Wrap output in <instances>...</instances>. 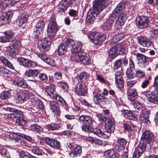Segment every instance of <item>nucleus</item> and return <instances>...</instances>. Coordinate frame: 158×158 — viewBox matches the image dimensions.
<instances>
[{
  "label": "nucleus",
  "mask_w": 158,
  "mask_h": 158,
  "mask_svg": "<svg viewBox=\"0 0 158 158\" xmlns=\"http://www.w3.org/2000/svg\"><path fill=\"white\" fill-rule=\"evenodd\" d=\"M79 120L80 122L83 123L81 126L83 131L87 133H93L98 137L104 139L109 137L110 135L104 133L99 128L94 129L91 126L93 125L94 120L89 115H82L79 117Z\"/></svg>",
  "instance_id": "1"
},
{
  "label": "nucleus",
  "mask_w": 158,
  "mask_h": 158,
  "mask_svg": "<svg viewBox=\"0 0 158 158\" xmlns=\"http://www.w3.org/2000/svg\"><path fill=\"white\" fill-rule=\"evenodd\" d=\"M33 94L30 93L28 91L24 90L19 92L15 96L14 100L17 104H21L28 99L32 102L34 108H36L38 110L40 109L43 110L44 106L42 101L37 98H34Z\"/></svg>",
  "instance_id": "2"
},
{
  "label": "nucleus",
  "mask_w": 158,
  "mask_h": 158,
  "mask_svg": "<svg viewBox=\"0 0 158 158\" xmlns=\"http://www.w3.org/2000/svg\"><path fill=\"white\" fill-rule=\"evenodd\" d=\"M5 110L11 112V113L9 114L10 116L15 121L16 125L22 126L27 125V122L23 118L22 112L10 107H6Z\"/></svg>",
  "instance_id": "3"
},
{
  "label": "nucleus",
  "mask_w": 158,
  "mask_h": 158,
  "mask_svg": "<svg viewBox=\"0 0 158 158\" xmlns=\"http://www.w3.org/2000/svg\"><path fill=\"white\" fill-rule=\"evenodd\" d=\"M55 89L54 85H51L47 86L45 88V94L48 98L56 99V101L61 103L65 106V108H67L66 103L65 101L61 97L56 94Z\"/></svg>",
  "instance_id": "4"
},
{
  "label": "nucleus",
  "mask_w": 158,
  "mask_h": 158,
  "mask_svg": "<svg viewBox=\"0 0 158 158\" xmlns=\"http://www.w3.org/2000/svg\"><path fill=\"white\" fill-rule=\"evenodd\" d=\"M153 135L150 131H147L142 134L141 140L142 145L144 146L147 150L151 149L153 141Z\"/></svg>",
  "instance_id": "5"
},
{
  "label": "nucleus",
  "mask_w": 158,
  "mask_h": 158,
  "mask_svg": "<svg viewBox=\"0 0 158 158\" xmlns=\"http://www.w3.org/2000/svg\"><path fill=\"white\" fill-rule=\"evenodd\" d=\"M65 44L68 45L69 48H71V51L73 54L72 59H75L77 54L81 53L80 51L82 47L80 43H77L75 42L72 39H68L65 41Z\"/></svg>",
  "instance_id": "6"
},
{
  "label": "nucleus",
  "mask_w": 158,
  "mask_h": 158,
  "mask_svg": "<svg viewBox=\"0 0 158 158\" xmlns=\"http://www.w3.org/2000/svg\"><path fill=\"white\" fill-rule=\"evenodd\" d=\"M89 41L96 45H99L106 40V36L102 33L93 32L88 36Z\"/></svg>",
  "instance_id": "7"
},
{
  "label": "nucleus",
  "mask_w": 158,
  "mask_h": 158,
  "mask_svg": "<svg viewBox=\"0 0 158 158\" xmlns=\"http://www.w3.org/2000/svg\"><path fill=\"white\" fill-rule=\"evenodd\" d=\"M58 30V26L56 24V19L52 18L50 19L48 26L47 30V35L48 37L53 38L55 35Z\"/></svg>",
  "instance_id": "8"
},
{
  "label": "nucleus",
  "mask_w": 158,
  "mask_h": 158,
  "mask_svg": "<svg viewBox=\"0 0 158 158\" xmlns=\"http://www.w3.org/2000/svg\"><path fill=\"white\" fill-rule=\"evenodd\" d=\"M108 5L106 0H95L93 2V10L95 14L100 12Z\"/></svg>",
  "instance_id": "9"
},
{
  "label": "nucleus",
  "mask_w": 158,
  "mask_h": 158,
  "mask_svg": "<svg viewBox=\"0 0 158 158\" xmlns=\"http://www.w3.org/2000/svg\"><path fill=\"white\" fill-rule=\"evenodd\" d=\"M52 40L49 38H43L38 41V45L40 51L46 52L50 49Z\"/></svg>",
  "instance_id": "10"
},
{
  "label": "nucleus",
  "mask_w": 158,
  "mask_h": 158,
  "mask_svg": "<svg viewBox=\"0 0 158 158\" xmlns=\"http://www.w3.org/2000/svg\"><path fill=\"white\" fill-rule=\"evenodd\" d=\"M105 121L106 130L108 133L113 132L115 129V123L114 119L110 117L108 118H102V120Z\"/></svg>",
  "instance_id": "11"
},
{
  "label": "nucleus",
  "mask_w": 158,
  "mask_h": 158,
  "mask_svg": "<svg viewBox=\"0 0 158 158\" xmlns=\"http://www.w3.org/2000/svg\"><path fill=\"white\" fill-rule=\"evenodd\" d=\"M74 60L85 65L88 64L90 62V57L89 55L84 52L77 54Z\"/></svg>",
  "instance_id": "12"
},
{
  "label": "nucleus",
  "mask_w": 158,
  "mask_h": 158,
  "mask_svg": "<svg viewBox=\"0 0 158 158\" xmlns=\"http://www.w3.org/2000/svg\"><path fill=\"white\" fill-rule=\"evenodd\" d=\"M45 25L44 22L42 20L38 21L36 24L34 29L33 34L36 38L39 39L41 37Z\"/></svg>",
  "instance_id": "13"
},
{
  "label": "nucleus",
  "mask_w": 158,
  "mask_h": 158,
  "mask_svg": "<svg viewBox=\"0 0 158 158\" xmlns=\"http://www.w3.org/2000/svg\"><path fill=\"white\" fill-rule=\"evenodd\" d=\"M135 22L136 25L140 28H146L148 27V19L147 17L145 16H138L136 17Z\"/></svg>",
  "instance_id": "14"
},
{
  "label": "nucleus",
  "mask_w": 158,
  "mask_h": 158,
  "mask_svg": "<svg viewBox=\"0 0 158 158\" xmlns=\"http://www.w3.org/2000/svg\"><path fill=\"white\" fill-rule=\"evenodd\" d=\"M125 7V3L124 2H121L119 3L113 11L110 17L114 18V20L117 17H119L120 15L123 16L122 14Z\"/></svg>",
  "instance_id": "15"
},
{
  "label": "nucleus",
  "mask_w": 158,
  "mask_h": 158,
  "mask_svg": "<svg viewBox=\"0 0 158 158\" xmlns=\"http://www.w3.org/2000/svg\"><path fill=\"white\" fill-rule=\"evenodd\" d=\"M12 15V12L11 11H9L3 13L0 17V25L8 23L11 19Z\"/></svg>",
  "instance_id": "16"
},
{
  "label": "nucleus",
  "mask_w": 158,
  "mask_h": 158,
  "mask_svg": "<svg viewBox=\"0 0 158 158\" xmlns=\"http://www.w3.org/2000/svg\"><path fill=\"white\" fill-rule=\"evenodd\" d=\"M123 74L121 70L118 71L115 73V84L116 86L118 88H121L124 86Z\"/></svg>",
  "instance_id": "17"
},
{
  "label": "nucleus",
  "mask_w": 158,
  "mask_h": 158,
  "mask_svg": "<svg viewBox=\"0 0 158 158\" xmlns=\"http://www.w3.org/2000/svg\"><path fill=\"white\" fill-rule=\"evenodd\" d=\"M136 55L138 63L140 67L143 68L148 65L149 62L147 60L146 56L139 53H137Z\"/></svg>",
  "instance_id": "18"
},
{
  "label": "nucleus",
  "mask_w": 158,
  "mask_h": 158,
  "mask_svg": "<svg viewBox=\"0 0 158 158\" xmlns=\"http://www.w3.org/2000/svg\"><path fill=\"white\" fill-rule=\"evenodd\" d=\"M121 50V47L120 44L118 43L115 44L109 50L108 52L110 57L112 59L114 58L118 55Z\"/></svg>",
  "instance_id": "19"
},
{
  "label": "nucleus",
  "mask_w": 158,
  "mask_h": 158,
  "mask_svg": "<svg viewBox=\"0 0 158 158\" xmlns=\"http://www.w3.org/2000/svg\"><path fill=\"white\" fill-rule=\"evenodd\" d=\"M45 141L47 145L54 149H59L61 148L60 142L55 140V139L46 137Z\"/></svg>",
  "instance_id": "20"
},
{
  "label": "nucleus",
  "mask_w": 158,
  "mask_h": 158,
  "mask_svg": "<svg viewBox=\"0 0 158 158\" xmlns=\"http://www.w3.org/2000/svg\"><path fill=\"white\" fill-rule=\"evenodd\" d=\"M13 84L16 87L25 89L27 87L26 81L23 79L19 77H16L14 80Z\"/></svg>",
  "instance_id": "21"
},
{
  "label": "nucleus",
  "mask_w": 158,
  "mask_h": 158,
  "mask_svg": "<svg viewBox=\"0 0 158 158\" xmlns=\"http://www.w3.org/2000/svg\"><path fill=\"white\" fill-rule=\"evenodd\" d=\"M28 18L29 15L27 12H22L19 14V18L16 20V23L19 26H21L22 25L27 23Z\"/></svg>",
  "instance_id": "22"
},
{
  "label": "nucleus",
  "mask_w": 158,
  "mask_h": 158,
  "mask_svg": "<svg viewBox=\"0 0 158 158\" xmlns=\"http://www.w3.org/2000/svg\"><path fill=\"white\" fill-rule=\"evenodd\" d=\"M49 105L50 109L54 113L55 117L57 118L60 113L58 104L55 102L51 101L50 102Z\"/></svg>",
  "instance_id": "23"
},
{
  "label": "nucleus",
  "mask_w": 158,
  "mask_h": 158,
  "mask_svg": "<svg viewBox=\"0 0 158 158\" xmlns=\"http://www.w3.org/2000/svg\"><path fill=\"white\" fill-rule=\"evenodd\" d=\"M114 22V18L110 17L107 21L103 24L102 27L103 29L106 31H110Z\"/></svg>",
  "instance_id": "24"
},
{
  "label": "nucleus",
  "mask_w": 158,
  "mask_h": 158,
  "mask_svg": "<svg viewBox=\"0 0 158 158\" xmlns=\"http://www.w3.org/2000/svg\"><path fill=\"white\" fill-rule=\"evenodd\" d=\"M146 96L148 100L150 102L156 104H158V97L154 92H149L146 93Z\"/></svg>",
  "instance_id": "25"
},
{
  "label": "nucleus",
  "mask_w": 158,
  "mask_h": 158,
  "mask_svg": "<svg viewBox=\"0 0 158 158\" xmlns=\"http://www.w3.org/2000/svg\"><path fill=\"white\" fill-rule=\"evenodd\" d=\"M70 0H62L58 4V12H62L66 10L71 4Z\"/></svg>",
  "instance_id": "26"
},
{
  "label": "nucleus",
  "mask_w": 158,
  "mask_h": 158,
  "mask_svg": "<svg viewBox=\"0 0 158 158\" xmlns=\"http://www.w3.org/2000/svg\"><path fill=\"white\" fill-rule=\"evenodd\" d=\"M150 111L147 110L142 112H140V115L139 118V121L142 123H146L148 124L150 123L149 120V115Z\"/></svg>",
  "instance_id": "27"
},
{
  "label": "nucleus",
  "mask_w": 158,
  "mask_h": 158,
  "mask_svg": "<svg viewBox=\"0 0 158 158\" xmlns=\"http://www.w3.org/2000/svg\"><path fill=\"white\" fill-rule=\"evenodd\" d=\"M145 150H147L146 148L142 144L138 146L133 153V158H139Z\"/></svg>",
  "instance_id": "28"
},
{
  "label": "nucleus",
  "mask_w": 158,
  "mask_h": 158,
  "mask_svg": "<svg viewBox=\"0 0 158 158\" xmlns=\"http://www.w3.org/2000/svg\"><path fill=\"white\" fill-rule=\"evenodd\" d=\"M126 18L123 16L120 15L118 17L117 20L116 21L114 25V30H117L121 28L122 26L124 25L126 20Z\"/></svg>",
  "instance_id": "29"
},
{
  "label": "nucleus",
  "mask_w": 158,
  "mask_h": 158,
  "mask_svg": "<svg viewBox=\"0 0 158 158\" xmlns=\"http://www.w3.org/2000/svg\"><path fill=\"white\" fill-rule=\"evenodd\" d=\"M128 98L131 101L136 100L138 97L137 93L134 89H129L127 90Z\"/></svg>",
  "instance_id": "30"
},
{
  "label": "nucleus",
  "mask_w": 158,
  "mask_h": 158,
  "mask_svg": "<svg viewBox=\"0 0 158 158\" xmlns=\"http://www.w3.org/2000/svg\"><path fill=\"white\" fill-rule=\"evenodd\" d=\"M139 43L144 47H149L151 44L149 40L146 37L140 36L138 37Z\"/></svg>",
  "instance_id": "31"
},
{
  "label": "nucleus",
  "mask_w": 158,
  "mask_h": 158,
  "mask_svg": "<svg viewBox=\"0 0 158 158\" xmlns=\"http://www.w3.org/2000/svg\"><path fill=\"white\" fill-rule=\"evenodd\" d=\"M87 87L85 84H80L76 89L77 94L78 95L84 96L87 93Z\"/></svg>",
  "instance_id": "32"
},
{
  "label": "nucleus",
  "mask_w": 158,
  "mask_h": 158,
  "mask_svg": "<svg viewBox=\"0 0 158 158\" xmlns=\"http://www.w3.org/2000/svg\"><path fill=\"white\" fill-rule=\"evenodd\" d=\"M82 153L81 148L79 146H76L69 153L71 156L73 157L80 156Z\"/></svg>",
  "instance_id": "33"
},
{
  "label": "nucleus",
  "mask_w": 158,
  "mask_h": 158,
  "mask_svg": "<svg viewBox=\"0 0 158 158\" xmlns=\"http://www.w3.org/2000/svg\"><path fill=\"white\" fill-rule=\"evenodd\" d=\"M68 48L69 46L65 44V41L64 43L61 44L58 49L57 52L58 55L60 56L64 55L67 52Z\"/></svg>",
  "instance_id": "34"
},
{
  "label": "nucleus",
  "mask_w": 158,
  "mask_h": 158,
  "mask_svg": "<svg viewBox=\"0 0 158 158\" xmlns=\"http://www.w3.org/2000/svg\"><path fill=\"white\" fill-rule=\"evenodd\" d=\"M104 155L106 158H115L118 157L119 154L114 149H111L106 151Z\"/></svg>",
  "instance_id": "35"
},
{
  "label": "nucleus",
  "mask_w": 158,
  "mask_h": 158,
  "mask_svg": "<svg viewBox=\"0 0 158 158\" xmlns=\"http://www.w3.org/2000/svg\"><path fill=\"white\" fill-rule=\"evenodd\" d=\"M17 51H15L12 48L8 47L6 51V54L7 57L10 59L14 58L18 53Z\"/></svg>",
  "instance_id": "36"
},
{
  "label": "nucleus",
  "mask_w": 158,
  "mask_h": 158,
  "mask_svg": "<svg viewBox=\"0 0 158 158\" xmlns=\"http://www.w3.org/2000/svg\"><path fill=\"white\" fill-rule=\"evenodd\" d=\"M99 105L103 108H105L106 106L108 103V101L105 97L102 95L101 93H99Z\"/></svg>",
  "instance_id": "37"
},
{
  "label": "nucleus",
  "mask_w": 158,
  "mask_h": 158,
  "mask_svg": "<svg viewBox=\"0 0 158 158\" xmlns=\"http://www.w3.org/2000/svg\"><path fill=\"white\" fill-rule=\"evenodd\" d=\"M11 44L10 47L15 51H17L18 52L21 45L20 41L16 40H13L11 41Z\"/></svg>",
  "instance_id": "38"
},
{
  "label": "nucleus",
  "mask_w": 158,
  "mask_h": 158,
  "mask_svg": "<svg viewBox=\"0 0 158 158\" xmlns=\"http://www.w3.org/2000/svg\"><path fill=\"white\" fill-rule=\"evenodd\" d=\"M15 92V91L12 90L2 92L0 94V98L2 100L7 99L10 97L12 95V93H14Z\"/></svg>",
  "instance_id": "39"
},
{
  "label": "nucleus",
  "mask_w": 158,
  "mask_h": 158,
  "mask_svg": "<svg viewBox=\"0 0 158 158\" xmlns=\"http://www.w3.org/2000/svg\"><path fill=\"white\" fill-rule=\"evenodd\" d=\"M121 111H124L125 112L124 116L125 117L129 119L133 120L134 121L137 120V118L135 115L131 112L127 110H121Z\"/></svg>",
  "instance_id": "40"
},
{
  "label": "nucleus",
  "mask_w": 158,
  "mask_h": 158,
  "mask_svg": "<svg viewBox=\"0 0 158 158\" xmlns=\"http://www.w3.org/2000/svg\"><path fill=\"white\" fill-rule=\"evenodd\" d=\"M40 73V71L38 69H29L26 71L25 72L26 76L28 77H31L36 76L38 75Z\"/></svg>",
  "instance_id": "41"
},
{
  "label": "nucleus",
  "mask_w": 158,
  "mask_h": 158,
  "mask_svg": "<svg viewBox=\"0 0 158 158\" xmlns=\"http://www.w3.org/2000/svg\"><path fill=\"white\" fill-rule=\"evenodd\" d=\"M45 127L48 131H54L58 129L59 126L56 123H52L46 125Z\"/></svg>",
  "instance_id": "42"
},
{
  "label": "nucleus",
  "mask_w": 158,
  "mask_h": 158,
  "mask_svg": "<svg viewBox=\"0 0 158 158\" xmlns=\"http://www.w3.org/2000/svg\"><path fill=\"white\" fill-rule=\"evenodd\" d=\"M132 105L135 109L138 110L140 111L141 112H142L146 110L145 108L142 106L141 103L138 101H136L133 103Z\"/></svg>",
  "instance_id": "43"
},
{
  "label": "nucleus",
  "mask_w": 158,
  "mask_h": 158,
  "mask_svg": "<svg viewBox=\"0 0 158 158\" xmlns=\"http://www.w3.org/2000/svg\"><path fill=\"white\" fill-rule=\"evenodd\" d=\"M1 61L10 69H13L14 67L12 64L3 56H1L0 58Z\"/></svg>",
  "instance_id": "44"
},
{
  "label": "nucleus",
  "mask_w": 158,
  "mask_h": 158,
  "mask_svg": "<svg viewBox=\"0 0 158 158\" xmlns=\"http://www.w3.org/2000/svg\"><path fill=\"white\" fill-rule=\"evenodd\" d=\"M41 127L36 124H33L30 126V130L35 133L39 132L41 130Z\"/></svg>",
  "instance_id": "45"
},
{
  "label": "nucleus",
  "mask_w": 158,
  "mask_h": 158,
  "mask_svg": "<svg viewBox=\"0 0 158 158\" xmlns=\"http://www.w3.org/2000/svg\"><path fill=\"white\" fill-rule=\"evenodd\" d=\"M30 151L31 152L32 154L35 155H40L42 154L41 150L38 147H35L31 149Z\"/></svg>",
  "instance_id": "46"
},
{
  "label": "nucleus",
  "mask_w": 158,
  "mask_h": 158,
  "mask_svg": "<svg viewBox=\"0 0 158 158\" xmlns=\"http://www.w3.org/2000/svg\"><path fill=\"white\" fill-rule=\"evenodd\" d=\"M38 75L39 80L41 82H45L47 80L48 77L45 74L39 73Z\"/></svg>",
  "instance_id": "47"
},
{
  "label": "nucleus",
  "mask_w": 158,
  "mask_h": 158,
  "mask_svg": "<svg viewBox=\"0 0 158 158\" xmlns=\"http://www.w3.org/2000/svg\"><path fill=\"white\" fill-rule=\"evenodd\" d=\"M88 74L85 72H82L76 76L78 81L81 80L83 79H86L88 77Z\"/></svg>",
  "instance_id": "48"
},
{
  "label": "nucleus",
  "mask_w": 158,
  "mask_h": 158,
  "mask_svg": "<svg viewBox=\"0 0 158 158\" xmlns=\"http://www.w3.org/2000/svg\"><path fill=\"white\" fill-rule=\"evenodd\" d=\"M36 66V63L27 59L25 67L31 68L35 67Z\"/></svg>",
  "instance_id": "49"
},
{
  "label": "nucleus",
  "mask_w": 158,
  "mask_h": 158,
  "mask_svg": "<svg viewBox=\"0 0 158 158\" xmlns=\"http://www.w3.org/2000/svg\"><path fill=\"white\" fill-rule=\"evenodd\" d=\"M27 59L22 57H20L17 59V61L19 62L20 65L25 67L26 66V62Z\"/></svg>",
  "instance_id": "50"
},
{
  "label": "nucleus",
  "mask_w": 158,
  "mask_h": 158,
  "mask_svg": "<svg viewBox=\"0 0 158 158\" xmlns=\"http://www.w3.org/2000/svg\"><path fill=\"white\" fill-rule=\"evenodd\" d=\"M134 70L127 69L126 72V75L127 78L129 79H132L134 77L133 71Z\"/></svg>",
  "instance_id": "51"
},
{
  "label": "nucleus",
  "mask_w": 158,
  "mask_h": 158,
  "mask_svg": "<svg viewBox=\"0 0 158 158\" xmlns=\"http://www.w3.org/2000/svg\"><path fill=\"white\" fill-rule=\"evenodd\" d=\"M11 72L8 69L3 67L0 66V73L2 74H10Z\"/></svg>",
  "instance_id": "52"
},
{
  "label": "nucleus",
  "mask_w": 158,
  "mask_h": 158,
  "mask_svg": "<svg viewBox=\"0 0 158 158\" xmlns=\"http://www.w3.org/2000/svg\"><path fill=\"white\" fill-rule=\"evenodd\" d=\"M90 141L92 144L95 145H101L102 143V141L101 139L94 138L91 139Z\"/></svg>",
  "instance_id": "53"
},
{
  "label": "nucleus",
  "mask_w": 158,
  "mask_h": 158,
  "mask_svg": "<svg viewBox=\"0 0 158 158\" xmlns=\"http://www.w3.org/2000/svg\"><path fill=\"white\" fill-rule=\"evenodd\" d=\"M117 141L118 144L120 145V147H122L123 148L125 145L127 143V141L124 138H118L117 139Z\"/></svg>",
  "instance_id": "54"
},
{
  "label": "nucleus",
  "mask_w": 158,
  "mask_h": 158,
  "mask_svg": "<svg viewBox=\"0 0 158 158\" xmlns=\"http://www.w3.org/2000/svg\"><path fill=\"white\" fill-rule=\"evenodd\" d=\"M0 153L2 156H5L8 157L9 156V152L5 148L1 147H0Z\"/></svg>",
  "instance_id": "55"
},
{
  "label": "nucleus",
  "mask_w": 158,
  "mask_h": 158,
  "mask_svg": "<svg viewBox=\"0 0 158 158\" xmlns=\"http://www.w3.org/2000/svg\"><path fill=\"white\" fill-rule=\"evenodd\" d=\"M100 96L99 93H95L94 94L93 100L94 103L97 105H99V98Z\"/></svg>",
  "instance_id": "56"
},
{
  "label": "nucleus",
  "mask_w": 158,
  "mask_h": 158,
  "mask_svg": "<svg viewBox=\"0 0 158 158\" xmlns=\"http://www.w3.org/2000/svg\"><path fill=\"white\" fill-rule=\"evenodd\" d=\"M57 84L58 86L60 87L63 89L65 90L68 89V85L65 82H57Z\"/></svg>",
  "instance_id": "57"
},
{
  "label": "nucleus",
  "mask_w": 158,
  "mask_h": 158,
  "mask_svg": "<svg viewBox=\"0 0 158 158\" xmlns=\"http://www.w3.org/2000/svg\"><path fill=\"white\" fill-rule=\"evenodd\" d=\"M78 11L73 9L70 10L68 12L69 15L71 17H75L77 15Z\"/></svg>",
  "instance_id": "58"
},
{
  "label": "nucleus",
  "mask_w": 158,
  "mask_h": 158,
  "mask_svg": "<svg viewBox=\"0 0 158 158\" xmlns=\"http://www.w3.org/2000/svg\"><path fill=\"white\" fill-rule=\"evenodd\" d=\"M135 75L139 78H142L145 76L144 73L142 71L139 70H136Z\"/></svg>",
  "instance_id": "59"
},
{
  "label": "nucleus",
  "mask_w": 158,
  "mask_h": 158,
  "mask_svg": "<svg viewBox=\"0 0 158 158\" xmlns=\"http://www.w3.org/2000/svg\"><path fill=\"white\" fill-rule=\"evenodd\" d=\"M121 59H118L116 60L114 63V68L115 69H117L120 68L121 66L122 63Z\"/></svg>",
  "instance_id": "60"
},
{
  "label": "nucleus",
  "mask_w": 158,
  "mask_h": 158,
  "mask_svg": "<svg viewBox=\"0 0 158 158\" xmlns=\"http://www.w3.org/2000/svg\"><path fill=\"white\" fill-rule=\"evenodd\" d=\"M10 41V39L8 37L2 36L0 37V42L4 43L8 42Z\"/></svg>",
  "instance_id": "61"
},
{
  "label": "nucleus",
  "mask_w": 158,
  "mask_h": 158,
  "mask_svg": "<svg viewBox=\"0 0 158 158\" xmlns=\"http://www.w3.org/2000/svg\"><path fill=\"white\" fill-rule=\"evenodd\" d=\"M5 36L8 37L10 39L13 36L14 33L11 31H7L4 32Z\"/></svg>",
  "instance_id": "62"
},
{
  "label": "nucleus",
  "mask_w": 158,
  "mask_h": 158,
  "mask_svg": "<svg viewBox=\"0 0 158 158\" xmlns=\"http://www.w3.org/2000/svg\"><path fill=\"white\" fill-rule=\"evenodd\" d=\"M137 82L136 80L129 81L127 83V86L128 87H131L136 83Z\"/></svg>",
  "instance_id": "63"
},
{
  "label": "nucleus",
  "mask_w": 158,
  "mask_h": 158,
  "mask_svg": "<svg viewBox=\"0 0 158 158\" xmlns=\"http://www.w3.org/2000/svg\"><path fill=\"white\" fill-rule=\"evenodd\" d=\"M94 18L91 17V16L87 15L86 18V21L89 24L93 23L94 22Z\"/></svg>",
  "instance_id": "64"
}]
</instances>
